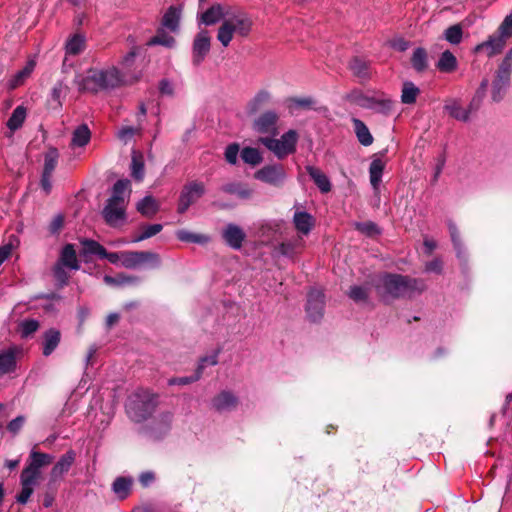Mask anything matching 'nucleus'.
I'll use <instances>...</instances> for the list:
<instances>
[{"mask_svg":"<svg viewBox=\"0 0 512 512\" xmlns=\"http://www.w3.org/2000/svg\"><path fill=\"white\" fill-rule=\"evenodd\" d=\"M376 289L385 298H399L423 291L425 283L398 274H384L379 277Z\"/></svg>","mask_w":512,"mask_h":512,"instance_id":"nucleus-1","label":"nucleus"},{"mask_svg":"<svg viewBox=\"0 0 512 512\" xmlns=\"http://www.w3.org/2000/svg\"><path fill=\"white\" fill-rule=\"evenodd\" d=\"M129 186L128 180H118L113 186L112 196L103 210V217L110 226L117 227L125 221L131 192Z\"/></svg>","mask_w":512,"mask_h":512,"instance_id":"nucleus-2","label":"nucleus"},{"mask_svg":"<svg viewBox=\"0 0 512 512\" xmlns=\"http://www.w3.org/2000/svg\"><path fill=\"white\" fill-rule=\"evenodd\" d=\"M252 29V20L243 12L228 14L217 33L218 41L227 47L234 36L247 37Z\"/></svg>","mask_w":512,"mask_h":512,"instance_id":"nucleus-3","label":"nucleus"},{"mask_svg":"<svg viewBox=\"0 0 512 512\" xmlns=\"http://www.w3.org/2000/svg\"><path fill=\"white\" fill-rule=\"evenodd\" d=\"M157 406V396L148 390L135 392L126 405L130 418L136 422L146 420Z\"/></svg>","mask_w":512,"mask_h":512,"instance_id":"nucleus-4","label":"nucleus"},{"mask_svg":"<svg viewBox=\"0 0 512 512\" xmlns=\"http://www.w3.org/2000/svg\"><path fill=\"white\" fill-rule=\"evenodd\" d=\"M298 139V133L291 129L284 133L279 139L261 137L258 141L271 151L278 159H283L296 151Z\"/></svg>","mask_w":512,"mask_h":512,"instance_id":"nucleus-5","label":"nucleus"},{"mask_svg":"<svg viewBox=\"0 0 512 512\" xmlns=\"http://www.w3.org/2000/svg\"><path fill=\"white\" fill-rule=\"evenodd\" d=\"M488 82L484 80L479 89L477 90L474 98L472 99L468 108H464L461 102L457 99H451L446 101L444 105V110L454 119L458 121L466 122L470 118V114L476 111L485 96V91L487 88Z\"/></svg>","mask_w":512,"mask_h":512,"instance_id":"nucleus-6","label":"nucleus"},{"mask_svg":"<svg viewBox=\"0 0 512 512\" xmlns=\"http://www.w3.org/2000/svg\"><path fill=\"white\" fill-rule=\"evenodd\" d=\"M104 90L114 89L123 85L137 82L141 78V72L122 73L120 68L110 66L99 69Z\"/></svg>","mask_w":512,"mask_h":512,"instance_id":"nucleus-7","label":"nucleus"},{"mask_svg":"<svg viewBox=\"0 0 512 512\" xmlns=\"http://www.w3.org/2000/svg\"><path fill=\"white\" fill-rule=\"evenodd\" d=\"M512 70V50L506 55L497 71L496 77L492 83V99L495 102L500 101L510 82Z\"/></svg>","mask_w":512,"mask_h":512,"instance_id":"nucleus-8","label":"nucleus"},{"mask_svg":"<svg viewBox=\"0 0 512 512\" xmlns=\"http://www.w3.org/2000/svg\"><path fill=\"white\" fill-rule=\"evenodd\" d=\"M121 264L126 268H137L146 264L151 267L160 265L158 254L149 251H124L122 252Z\"/></svg>","mask_w":512,"mask_h":512,"instance_id":"nucleus-9","label":"nucleus"},{"mask_svg":"<svg viewBox=\"0 0 512 512\" xmlns=\"http://www.w3.org/2000/svg\"><path fill=\"white\" fill-rule=\"evenodd\" d=\"M205 187L201 182L193 181L186 184L180 194L178 203V212L184 213L204 194Z\"/></svg>","mask_w":512,"mask_h":512,"instance_id":"nucleus-10","label":"nucleus"},{"mask_svg":"<svg viewBox=\"0 0 512 512\" xmlns=\"http://www.w3.org/2000/svg\"><path fill=\"white\" fill-rule=\"evenodd\" d=\"M76 83L81 91L97 93L104 90L101 74L98 68H91L83 74L78 75Z\"/></svg>","mask_w":512,"mask_h":512,"instance_id":"nucleus-11","label":"nucleus"},{"mask_svg":"<svg viewBox=\"0 0 512 512\" xmlns=\"http://www.w3.org/2000/svg\"><path fill=\"white\" fill-rule=\"evenodd\" d=\"M211 48V36L207 30L198 32L193 40L192 61L194 65L201 64Z\"/></svg>","mask_w":512,"mask_h":512,"instance_id":"nucleus-12","label":"nucleus"},{"mask_svg":"<svg viewBox=\"0 0 512 512\" xmlns=\"http://www.w3.org/2000/svg\"><path fill=\"white\" fill-rule=\"evenodd\" d=\"M315 224L316 219L313 215L301 210L300 207H295L293 225L300 237L309 235L314 229Z\"/></svg>","mask_w":512,"mask_h":512,"instance_id":"nucleus-13","label":"nucleus"},{"mask_svg":"<svg viewBox=\"0 0 512 512\" xmlns=\"http://www.w3.org/2000/svg\"><path fill=\"white\" fill-rule=\"evenodd\" d=\"M255 178L271 185H280L286 173L281 165H268L255 173Z\"/></svg>","mask_w":512,"mask_h":512,"instance_id":"nucleus-14","label":"nucleus"},{"mask_svg":"<svg viewBox=\"0 0 512 512\" xmlns=\"http://www.w3.org/2000/svg\"><path fill=\"white\" fill-rule=\"evenodd\" d=\"M507 39L497 32L491 35L487 41L478 44L475 47L476 53H485L488 57H492L501 53L505 47Z\"/></svg>","mask_w":512,"mask_h":512,"instance_id":"nucleus-15","label":"nucleus"},{"mask_svg":"<svg viewBox=\"0 0 512 512\" xmlns=\"http://www.w3.org/2000/svg\"><path fill=\"white\" fill-rule=\"evenodd\" d=\"M324 308V295L322 291L313 289L308 294L307 313L312 321L321 318Z\"/></svg>","mask_w":512,"mask_h":512,"instance_id":"nucleus-16","label":"nucleus"},{"mask_svg":"<svg viewBox=\"0 0 512 512\" xmlns=\"http://www.w3.org/2000/svg\"><path fill=\"white\" fill-rule=\"evenodd\" d=\"M222 237L228 246L238 250L242 247L246 234L241 227L231 223L223 229Z\"/></svg>","mask_w":512,"mask_h":512,"instance_id":"nucleus-17","label":"nucleus"},{"mask_svg":"<svg viewBox=\"0 0 512 512\" xmlns=\"http://www.w3.org/2000/svg\"><path fill=\"white\" fill-rule=\"evenodd\" d=\"M127 42L129 45V51L124 54L119 61L120 70L122 73L137 72L136 70H133L132 67L141 47L136 44L135 39L131 36L127 38Z\"/></svg>","mask_w":512,"mask_h":512,"instance_id":"nucleus-18","label":"nucleus"},{"mask_svg":"<svg viewBox=\"0 0 512 512\" xmlns=\"http://www.w3.org/2000/svg\"><path fill=\"white\" fill-rule=\"evenodd\" d=\"M277 121V113L266 111L254 121L253 127L259 133H275Z\"/></svg>","mask_w":512,"mask_h":512,"instance_id":"nucleus-19","label":"nucleus"},{"mask_svg":"<svg viewBox=\"0 0 512 512\" xmlns=\"http://www.w3.org/2000/svg\"><path fill=\"white\" fill-rule=\"evenodd\" d=\"M75 460V453L74 451L70 450L66 452L61 458L58 460V462L54 465V467L51 470V478L52 480H57L58 478L62 477L64 474H66L72 464Z\"/></svg>","mask_w":512,"mask_h":512,"instance_id":"nucleus-20","label":"nucleus"},{"mask_svg":"<svg viewBox=\"0 0 512 512\" xmlns=\"http://www.w3.org/2000/svg\"><path fill=\"white\" fill-rule=\"evenodd\" d=\"M19 352L18 348H9L0 353V376L11 373L16 368V355Z\"/></svg>","mask_w":512,"mask_h":512,"instance_id":"nucleus-21","label":"nucleus"},{"mask_svg":"<svg viewBox=\"0 0 512 512\" xmlns=\"http://www.w3.org/2000/svg\"><path fill=\"white\" fill-rule=\"evenodd\" d=\"M394 102L387 95L379 92H373V98L371 102L372 109L378 113L389 114L393 110Z\"/></svg>","mask_w":512,"mask_h":512,"instance_id":"nucleus-22","label":"nucleus"},{"mask_svg":"<svg viewBox=\"0 0 512 512\" xmlns=\"http://www.w3.org/2000/svg\"><path fill=\"white\" fill-rule=\"evenodd\" d=\"M36 66V62L34 60H29L25 67L18 71L15 75H13L8 81V88L10 90L16 89L17 87L24 84V82L30 77L34 68Z\"/></svg>","mask_w":512,"mask_h":512,"instance_id":"nucleus-23","label":"nucleus"},{"mask_svg":"<svg viewBox=\"0 0 512 512\" xmlns=\"http://www.w3.org/2000/svg\"><path fill=\"white\" fill-rule=\"evenodd\" d=\"M26 116H27V109L22 105L17 106L13 110L12 115L10 116V118L8 119V121L6 123L7 128L9 129V134L7 135L8 137H12L13 133L22 127V125L26 119Z\"/></svg>","mask_w":512,"mask_h":512,"instance_id":"nucleus-24","label":"nucleus"},{"mask_svg":"<svg viewBox=\"0 0 512 512\" xmlns=\"http://www.w3.org/2000/svg\"><path fill=\"white\" fill-rule=\"evenodd\" d=\"M237 398L230 392L223 391L213 400V406L218 411H230L237 406Z\"/></svg>","mask_w":512,"mask_h":512,"instance_id":"nucleus-25","label":"nucleus"},{"mask_svg":"<svg viewBox=\"0 0 512 512\" xmlns=\"http://www.w3.org/2000/svg\"><path fill=\"white\" fill-rule=\"evenodd\" d=\"M373 98V92H365L360 89H354L346 95V100L351 104L369 109Z\"/></svg>","mask_w":512,"mask_h":512,"instance_id":"nucleus-26","label":"nucleus"},{"mask_svg":"<svg viewBox=\"0 0 512 512\" xmlns=\"http://www.w3.org/2000/svg\"><path fill=\"white\" fill-rule=\"evenodd\" d=\"M61 340V334L56 329H49L43 336V355L49 356L57 348Z\"/></svg>","mask_w":512,"mask_h":512,"instance_id":"nucleus-27","label":"nucleus"},{"mask_svg":"<svg viewBox=\"0 0 512 512\" xmlns=\"http://www.w3.org/2000/svg\"><path fill=\"white\" fill-rule=\"evenodd\" d=\"M457 66H458L457 58L449 50L444 51L440 55V57L436 63L437 69L443 73H452L457 69Z\"/></svg>","mask_w":512,"mask_h":512,"instance_id":"nucleus-28","label":"nucleus"},{"mask_svg":"<svg viewBox=\"0 0 512 512\" xmlns=\"http://www.w3.org/2000/svg\"><path fill=\"white\" fill-rule=\"evenodd\" d=\"M306 170L321 192L327 193L331 190V183L328 177L320 169L307 166Z\"/></svg>","mask_w":512,"mask_h":512,"instance_id":"nucleus-29","label":"nucleus"},{"mask_svg":"<svg viewBox=\"0 0 512 512\" xmlns=\"http://www.w3.org/2000/svg\"><path fill=\"white\" fill-rule=\"evenodd\" d=\"M352 123L358 141L364 146H370L374 139L366 124L357 118H353Z\"/></svg>","mask_w":512,"mask_h":512,"instance_id":"nucleus-30","label":"nucleus"},{"mask_svg":"<svg viewBox=\"0 0 512 512\" xmlns=\"http://www.w3.org/2000/svg\"><path fill=\"white\" fill-rule=\"evenodd\" d=\"M181 17V10L177 7L171 6L165 12L162 18L163 27L169 29L170 31H177L179 27V21Z\"/></svg>","mask_w":512,"mask_h":512,"instance_id":"nucleus-31","label":"nucleus"},{"mask_svg":"<svg viewBox=\"0 0 512 512\" xmlns=\"http://www.w3.org/2000/svg\"><path fill=\"white\" fill-rule=\"evenodd\" d=\"M385 168V162L381 158H375L372 160L369 168L370 182L373 188L376 190L382 179V173Z\"/></svg>","mask_w":512,"mask_h":512,"instance_id":"nucleus-32","label":"nucleus"},{"mask_svg":"<svg viewBox=\"0 0 512 512\" xmlns=\"http://www.w3.org/2000/svg\"><path fill=\"white\" fill-rule=\"evenodd\" d=\"M137 210L145 217H152L159 210V203L152 196H146L137 203Z\"/></svg>","mask_w":512,"mask_h":512,"instance_id":"nucleus-33","label":"nucleus"},{"mask_svg":"<svg viewBox=\"0 0 512 512\" xmlns=\"http://www.w3.org/2000/svg\"><path fill=\"white\" fill-rule=\"evenodd\" d=\"M91 132L87 125L82 124L78 126L72 135L71 146L72 147H83L90 141Z\"/></svg>","mask_w":512,"mask_h":512,"instance_id":"nucleus-34","label":"nucleus"},{"mask_svg":"<svg viewBox=\"0 0 512 512\" xmlns=\"http://www.w3.org/2000/svg\"><path fill=\"white\" fill-rule=\"evenodd\" d=\"M58 263L70 269L76 270L79 268L76 252L71 244L62 249Z\"/></svg>","mask_w":512,"mask_h":512,"instance_id":"nucleus-35","label":"nucleus"},{"mask_svg":"<svg viewBox=\"0 0 512 512\" xmlns=\"http://www.w3.org/2000/svg\"><path fill=\"white\" fill-rule=\"evenodd\" d=\"M227 15L220 5L212 6L201 15L200 22L205 25H213L221 18L224 19Z\"/></svg>","mask_w":512,"mask_h":512,"instance_id":"nucleus-36","label":"nucleus"},{"mask_svg":"<svg viewBox=\"0 0 512 512\" xmlns=\"http://www.w3.org/2000/svg\"><path fill=\"white\" fill-rule=\"evenodd\" d=\"M304 247V240L302 237L298 236L292 241L283 242L279 246V252L288 257H292L300 252V250Z\"/></svg>","mask_w":512,"mask_h":512,"instance_id":"nucleus-37","label":"nucleus"},{"mask_svg":"<svg viewBox=\"0 0 512 512\" xmlns=\"http://www.w3.org/2000/svg\"><path fill=\"white\" fill-rule=\"evenodd\" d=\"M176 237L178 240L182 242H190L197 244H206L209 242V236L205 234L193 233L185 229L178 230L176 232Z\"/></svg>","mask_w":512,"mask_h":512,"instance_id":"nucleus-38","label":"nucleus"},{"mask_svg":"<svg viewBox=\"0 0 512 512\" xmlns=\"http://www.w3.org/2000/svg\"><path fill=\"white\" fill-rule=\"evenodd\" d=\"M420 93L419 88L412 82H404L401 91V102L403 104H413Z\"/></svg>","mask_w":512,"mask_h":512,"instance_id":"nucleus-39","label":"nucleus"},{"mask_svg":"<svg viewBox=\"0 0 512 512\" xmlns=\"http://www.w3.org/2000/svg\"><path fill=\"white\" fill-rule=\"evenodd\" d=\"M132 481L125 477L117 478L112 485L113 492L119 499H125L131 490Z\"/></svg>","mask_w":512,"mask_h":512,"instance_id":"nucleus-40","label":"nucleus"},{"mask_svg":"<svg viewBox=\"0 0 512 512\" xmlns=\"http://www.w3.org/2000/svg\"><path fill=\"white\" fill-rule=\"evenodd\" d=\"M85 49V37L80 34L73 35L66 43V54L78 55Z\"/></svg>","mask_w":512,"mask_h":512,"instance_id":"nucleus-41","label":"nucleus"},{"mask_svg":"<svg viewBox=\"0 0 512 512\" xmlns=\"http://www.w3.org/2000/svg\"><path fill=\"white\" fill-rule=\"evenodd\" d=\"M271 101V94L267 90H260L253 99L249 102L248 108L250 112L254 113L263 108Z\"/></svg>","mask_w":512,"mask_h":512,"instance_id":"nucleus-42","label":"nucleus"},{"mask_svg":"<svg viewBox=\"0 0 512 512\" xmlns=\"http://www.w3.org/2000/svg\"><path fill=\"white\" fill-rule=\"evenodd\" d=\"M30 459L31 461L28 464V466L35 469L36 471H40L41 467L48 465L52 462L53 457L49 454L32 450L30 453Z\"/></svg>","mask_w":512,"mask_h":512,"instance_id":"nucleus-43","label":"nucleus"},{"mask_svg":"<svg viewBox=\"0 0 512 512\" xmlns=\"http://www.w3.org/2000/svg\"><path fill=\"white\" fill-rule=\"evenodd\" d=\"M131 174L138 181H141L144 176L143 155L136 151L132 154Z\"/></svg>","mask_w":512,"mask_h":512,"instance_id":"nucleus-44","label":"nucleus"},{"mask_svg":"<svg viewBox=\"0 0 512 512\" xmlns=\"http://www.w3.org/2000/svg\"><path fill=\"white\" fill-rule=\"evenodd\" d=\"M240 156L245 163L250 164L252 166L260 164L263 160L260 151L252 147L243 148Z\"/></svg>","mask_w":512,"mask_h":512,"instance_id":"nucleus-45","label":"nucleus"},{"mask_svg":"<svg viewBox=\"0 0 512 512\" xmlns=\"http://www.w3.org/2000/svg\"><path fill=\"white\" fill-rule=\"evenodd\" d=\"M412 66L417 71H424L427 68V52L423 48H417L414 50L411 58Z\"/></svg>","mask_w":512,"mask_h":512,"instance_id":"nucleus-46","label":"nucleus"},{"mask_svg":"<svg viewBox=\"0 0 512 512\" xmlns=\"http://www.w3.org/2000/svg\"><path fill=\"white\" fill-rule=\"evenodd\" d=\"M39 477L40 471H36L27 465V467L23 469L20 476L21 486H30L34 488L38 482Z\"/></svg>","mask_w":512,"mask_h":512,"instance_id":"nucleus-47","label":"nucleus"},{"mask_svg":"<svg viewBox=\"0 0 512 512\" xmlns=\"http://www.w3.org/2000/svg\"><path fill=\"white\" fill-rule=\"evenodd\" d=\"M463 31L459 24L452 25L444 31V38L453 45H457L462 41Z\"/></svg>","mask_w":512,"mask_h":512,"instance_id":"nucleus-48","label":"nucleus"},{"mask_svg":"<svg viewBox=\"0 0 512 512\" xmlns=\"http://www.w3.org/2000/svg\"><path fill=\"white\" fill-rule=\"evenodd\" d=\"M174 43H175L174 37L165 33L164 31L160 30L157 32V34L154 37H152L148 41L147 45H149V46L163 45L166 47H172L174 45Z\"/></svg>","mask_w":512,"mask_h":512,"instance_id":"nucleus-49","label":"nucleus"},{"mask_svg":"<svg viewBox=\"0 0 512 512\" xmlns=\"http://www.w3.org/2000/svg\"><path fill=\"white\" fill-rule=\"evenodd\" d=\"M58 157H59V154L56 149H50L45 154V162H44V171L43 172H45L46 175H52V173L57 165Z\"/></svg>","mask_w":512,"mask_h":512,"instance_id":"nucleus-50","label":"nucleus"},{"mask_svg":"<svg viewBox=\"0 0 512 512\" xmlns=\"http://www.w3.org/2000/svg\"><path fill=\"white\" fill-rule=\"evenodd\" d=\"M163 226L161 224H148L141 227V234L137 236L133 242H140L144 239L150 238L161 232Z\"/></svg>","mask_w":512,"mask_h":512,"instance_id":"nucleus-51","label":"nucleus"},{"mask_svg":"<svg viewBox=\"0 0 512 512\" xmlns=\"http://www.w3.org/2000/svg\"><path fill=\"white\" fill-rule=\"evenodd\" d=\"M350 68L353 73L360 78H367L369 76V68L365 61L355 58L351 64Z\"/></svg>","mask_w":512,"mask_h":512,"instance_id":"nucleus-52","label":"nucleus"},{"mask_svg":"<svg viewBox=\"0 0 512 512\" xmlns=\"http://www.w3.org/2000/svg\"><path fill=\"white\" fill-rule=\"evenodd\" d=\"M355 228L367 236H375L380 233L379 228L373 222H360L355 224Z\"/></svg>","mask_w":512,"mask_h":512,"instance_id":"nucleus-53","label":"nucleus"},{"mask_svg":"<svg viewBox=\"0 0 512 512\" xmlns=\"http://www.w3.org/2000/svg\"><path fill=\"white\" fill-rule=\"evenodd\" d=\"M83 248L84 251L89 254H96L100 257L101 255H106V249L93 240H85L83 242Z\"/></svg>","mask_w":512,"mask_h":512,"instance_id":"nucleus-54","label":"nucleus"},{"mask_svg":"<svg viewBox=\"0 0 512 512\" xmlns=\"http://www.w3.org/2000/svg\"><path fill=\"white\" fill-rule=\"evenodd\" d=\"M39 327V323L36 320L29 319L24 320L20 323V332L22 337H28L29 335L33 334L37 331Z\"/></svg>","mask_w":512,"mask_h":512,"instance_id":"nucleus-55","label":"nucleus"},{"mask_svg":"<svg viewBox=\"0 0 512 512\" xmlns=\"http://www.w3.org/2000/svg\"><path fill=\"white\" fill-rule=\"evenodd\" d=\"M218 354H219V351L217 350V351H214L212 354L207 355V356L201 358L196 372H199L200 375H201L202 374V370L206 366H208V365H211V366L216 365L218 363Z\"/></svg>","mask_w":512,"mask_h":512,"instance_id":"nucleus-56","label":"nucleus"},{"mask_svg":"<svg viewBox=\"0 0 512 512\" xmlns=\"http://www.w3.org/2000/svg\"><path fill=\"white\" fill-rule=\"evenodd\" d=\"M349 296L356 302L365 301L368 296V289L362 286H353L350 289Z\"/></svg>","mask_w":512,"mask_h":512,"instance_id":"nucleus-57","label":"nucleus"},{"mask_svg":"<svg viewBox=\"0 0 512 512\" xmlns=\"http://www.w3.org/2000/svg\"><path fill=\"white\" fill-rule=\"evenodd\" d=\"M134 281H136V278L127 277V276H123V275H119L117 277H112V276L106 275L104 277V282L108 285H124V284H128V283H133Z\"/></svg>","mask_w":512,"mask_h":512,"instance_id":"nucleus-58","label":"nucleus"},{"mask_svg":"<svg viewBox=\"0 0 512 512\" xmlns=\"http://www.w3.org/2000/svg\"><path fill=\"white\" fill-rule=\"evenodd\" d=\"M497 33L502 35L506 39L512 36V14L505 17Z\"/></svg>","mask_w":512,"mask_h":512,"instance_id":"nucleus-59","label":"nucleus"},{"mask_svg":"<svg viewBox=\"0 0 512 512\" xmlns=\"http://www.w3.org/2000/svg\"><path fill=\"white\" fill-rule=\"evenodd\" d=\"M239 154V145L236 143L230 144L225 150V159L230 164H235L237 162V157Z\"/></svg>","mask_w":512,"mask_h":512,"instance_id":"nucleus-60","label":"nucleus"},{"mask_svg":"<svg viewBox=\"0 0 512 512\" xmlns=\"http://www.w3.org/2000/svg\"><path fill=\"white\" fill-rule=\"evenodd\" d=\"M200 378V373L196 372L193 376L190 377H175L171 378L168 381L169 385H187L197 381Z\"/></svg>","mask_w":512,"mask_h":512,"instance_id":"nucleus-61","label":"nucleus"},{"mask_svg":"<svg viewBox=\"0 0 512 512\" xmlns=\"http://www.w3.org/2000/svg\"><path fill=\"white\" fill-rule=\"evenodd\" d=\"M34 491L33 487L22 486L21 492L17 495L16 500L21 504H26Z\"/></svg>","mask_w":512,"mask_h":512,"instance_id":"nucleus-62","label":"nucleus"},{"mask_svg":"<svg viewBox=\"0 0 512 512\" xmlns=\"http://www.w3.org/2000/svg\"><path fill=\"white\" fill-rule=\"evenodd\" d=\"M25 418L23 416H18L17 418L13 419L7 426V429L13 433L16 434L24 425Z\"/></svg>","mask_w":512,"mask_h":512,"instance_id":"nucleus-63","label":"nucleus"},{"mask_svg":"<svg viewBox=\"0 0 512 512\" xmlns=\"http://www.w3.org/2000/svg\"><path fill=\"white\" fill-rule=\"evenodd\" d=\"M138 130L132 127H124L119 130L118 137L124 142H127Z\"/></svg>","mask_w":512,"mask_h":512,"instance_id":"nucleus-64","label":"nucleus"}]
</instances>
